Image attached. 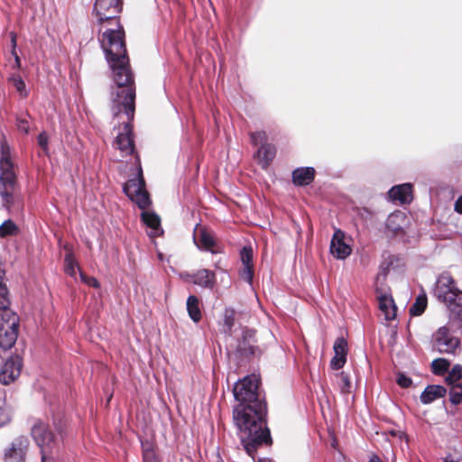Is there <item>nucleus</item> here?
<instances>
[{"mask_svg":"<svg viewBox=\"0 0 462 462\" xmlns=\"http://www.w3.org/2000/svg\"><path fill=\"white\" fill-rule=\"evenodd\" d=\"M449 400L450 402L457 405L462 401V383H453L449 390Z\"/></svg>","mask_w":462,"mask_h":462,"instance_id":"29","label":"nucleus"},{"mask_svg":"<svg viewBox=\"0 0 462 462\" xmlns=\"http://www.w3.org/2000/svg\"><path fill=\"white\" fill-rule=\"evenodd\" d=\"M427 307V296L425 293L417 296L415 302L410 308V314L411 316L421 315Z\"/></svg>","mask_w":462,"mask_h":462,"instance_id":"27","label":"nucleus"},{"mask_svg":"<svg viewBox=\"0 0 462 462\" xmlns=\"http://www.w3.org/2000/svg\"><path fill=\"white\" fill-rule=\"evenodd\" d=\"M334 356L330 361V366L334 370H339L346 362L348 351L347 341L343 337H337L333 346Z\"/></svg>","mask_w":462,"mask_h":462,"instance_id":"14","label":"nucleus"},{"mask_svg":"<svg viewBox=\"0 0 462 462\" xmlns=\"http://www.w3.org/2000/svg\"><path fill=\"white\" fill-rule=\"evenodd\" d=\"M276 155V149L271 143H263L255 152L262 168L266 169Z\"/></svg>","mask_w":462,"mask_h":462,"instance_id":"21","label":"nucleus"},{"mask_svg":"<svg viewBox=\"0 0 462 462\" xmlns=\"http://www.w3.org/2000/svg\"><path fill=\"white\" fill-rule=\"evenodd\" d=\"M29 447V439L25 436L15 438L5 453V462H24Z\"/></svg>","mask_w":462,"mask_h":462,"instance_id":"10","label":"nucleus"},{"mask_svg":"<svg viewBox=\"0 0 462 462\" xmlns=\"http://www.w3.org/2000/svg\"><path fill=\"white\" fill-rule=\"evenodd\" d=\"M397 383L402 388H408L411 385L412 381L404 374H399L397 375Z\"/></svg>","mask_w":462,"mask_h":462,"instance_id":"40","label":"nucleus"},{"mask_svg":"<svg viewBox=\"0 0 462 462\" xmlns=\"http://www.w3.org/2000/svg\"><path fill=\"white\" fill-rule=\"evenodd\" d=\"M78 268V264L71 254H67L65 256V272L71 277L76 275V269Z\"/></svg>","mask_w":462,"mask_h":462,"instance_id":"32","label":"nucleus"},{"mask_svg":"<svg viewBox=\"0 0 462 462\" xmlns=\"http://www.w3.org/2000/svg\"><path fill=\"white\" fill-rule=\"evenodd\" d=\"M115 144L125 154H132L134 150L132 128L129 124H125L124 131L116 136Z\"/></svg>","mask_w":462,"mask_h":462,"instance_id":"15","label":"nucleus"},{"mask_svg":"<svg viewBox=\"0 0 462 462\" xmlns=\"http://www.w3.org/2000/svg\"><path fill=\"white\" fill-rule=\"evenodd\" d=\"M23 360L19 356H10L0 368V383L8 385L14 383L21 374Z\"/></svg>","mask_w":462,"mask_h":462,"instance_id":"9","label":"nucleus"},{"mask_svg":"<svg viewBox=\"0 0 462 462\" xmlns=\"http://www.w3.org/2000/svg\"><path fill=\"white\" fill-rule=\"evenodd\" d=\"M449 362L444 358H437L431 363V370L435 374L442 375L448 372L449 368Z\"/></svg>","mask_w":462,"mask_h":462,"instance_id":"28","label":"nucleus"},{"mask_svg":"<svg viewBox=\"0 0 462 462\" xmlns=\"http://www.w3.org/2000/svg\"><path fill=\"white\" fill-rule=\"evenodd\" d=\"M351 252V247L345 242V233L336 229L330 242V253L337 259H345Z\"/></svg>","mask_w":462,"mask_h":462,"instance_id":"13","label":"nucleus"},{"mask_svg":"<svg viewBox=\"0 0 462 462\" xmlns=\"http://www.w3.org/2000/svg\"><path fill=\"white\" fill-rule=\"evenodd\" d=\"M0 300V347L7 350L14 346L18 337L19 317Z\"/></svg>","mask_w":462,"mask_h":462,"instance_id":"4","label":"nucleus"},{"mask_svg":"<svg viewBox=\"0 0 462 462\" xmlns=\"http://www.w3.org/2000/svg\"><path fill=\"white\" fill-rule=\"evenodd\" d=\"M54 425H55L56 430L60 435V438H62V430H63V427H64L63 422L62 421L54 422Z\"/></svg>","mask_w":462,"mask_h":462,"instance_id":"45","label":"nucleus"},{"mask_svg":"<svg viewBox=\"0 0 462 462\" xmlns=\"http://www.w3.org/2000/svg\"><path fill=\"white\" fill-rule=\"evenodd\" d=\"M10 35H11L13 46L15 47V44H16L15 34L14 32H11Z\"/></svg>","mask_w":462,"mask_h":462,"instance_id":"47","label":"nucleus"},{"mask_svg":"<svg viewBox=\"0 0 462 462\" xmlns=\"http://www.w3.org/2000/svg\"><path fill=\"white\" fill-rule=\"evenodd\" d=\"M182 278L191 282L193 284L212 291L217 283L216 273L209 269H200L194 273H186Z\"/></svg>","mask_w":462,"mask_h":462,"instance_id":"11","label":"nucleus"},{"mask_svg":"<svg viewBox=\"0 0 462 462\" xmlns=\"http://www.w3.org/2000/svg\"><path fill=\"white\" fill-rule=\"evenodd\" d=\"M141 216L143 223L150 228L149 236L151 237H157L163 233L161 228V219L157 214L143 211Z\"/></svg>","mask_w":462,"mask_h":462,"instance_id":"20","label":"nucleus"},{"mask_svg":"<svg viewBox=\"0 0 462 462\" xmlns=\"http://www.w3.org/2000/svg\"><path fill=\"white\" fill-rule=\"evenodd\" d=\"M254 331L249 328H243L242 337L236 346V354L241 357H248L255 355L257 346L255 344Z\"/></svg>","mask_w":462,"mask_h":462,"instance_id":"12","label":"nucleus"},{"mask_svg":"<svg viewBox=\"0 0 462 462\" xmlns=\"http://www.w3.org/2000/svg\"><path fill=\"white\" fill-rule=\"evenodd\" d=\"M446 389L441 385H429L420 395V402L429 404L435 400L441 398L446 393Z\"/></svg>","mask_w":462,"mask_h":462,"instance_id":"22","label":"nucleus"},{"mask_svg":"<svg viewBox=\"0 0 462 462\" xmlns=\"http://www.w3.org/2000/svg\"><path fill=\"white\" fill-rule=\"evenodd\" d=\"M121 10V0H96L94 5L98 22L102 23L109 21L113 25L103 32L100 43L113 71L115 83L118 88H125L117 91L113 111L115 115L124 112L130 120L134 114L135 91L133 88L134 76L125 48V32L116 20Z\"/></svg>","mask_w":462,"mask_h":462,"instance_id":"1","label":"nucleus"},{"mask_svg":"<svg viewBox=\"0 0 462 462\" xmlns=\"http://www.w3.org/2000/svg\"><path fill=\"white\" fill-rule=\"evenodd\" d=\"M7 296L8 290L5 283L4 282L3 273L2 271L0 270V300L2 301V303L7 302Z\"/></svg>","mask_w":462,"mask_h":462,"instance_id":"37","label":"nucleus"},{"mask_svg":"<svg viewBox=\"0 0 462 462\" xmlns=\"http://www.w3.org/2000/svg\"><path fill=\"white\" fill-rule=\"evenodd\" d=\"M214 245L215 241L213 236L208 232L202 229L199 236L198 246L201 249L210 251L214 254L216 253V251L213 250Z\"/></svg>","mask_w":462,"mask_h":462,"instance_id":"26","label":"nucleus"},{"mask_svg":"<svg viewBox=\"0 0 462 462\" xmlns=\"http://www.w3.org/2000/svg\"><path fill=\"white\" fill-rule=\"evenodd\" d=\"M251 142L254 145H262L263 143H267V136L265 132L263 131H258L251 133L250 134Z\"/></svg>","mask_w":462,"mask_h":462,"instance_id":"35","label":"nucleus"},{"mask_svg":"<svg viewBox=\"0 0 462 462\" xmlns=\"http://www.w3.org/2000/svg\"><path fill=\"white\" fill-rule=\"evenodd\" d=\"M389 198L400 204H407L412 200L411 185L404 183L393 187L388 192Z\"/></svg>","mask_w":462,"mask_h":462,"instance_id":"18","label":"nucleus"},{"mask_svg":"<svg viewBox=\"0 0 462 462\" xmlns=\"http://www.w3.org/2000/svg\"><path fill=\"white\" fill-rule=\"evenodd\" d=\"M32 436L41 448L42 462H53L52 453L58 447V439L49 430L48 425L42 421L35 423Z\"/></svg>","mask_w":462,"mask_h":462,"instance_id":"5","label":"nucleus"},{"mask_svg":"<svg viewBox=\"0 0 462 462\" xmlns=\"http://www.w3.org/2000/svg\"><path fill=\"white\" fill-rule=\"evenodd\" d=\"M399 216L400 215H398V214L391 215L388 218V222L390 223V222L393 221V219L399 217Z\"/></svg>","mask_w":462,"mask_h":462,"instance_id":"48","label":"nucleus"},{"mask_svg":"<svg viewBox=\"0 0 462 462\" xmlns=\"http://www.w3.org/2000/svg\"><path fill=\"white\" fill-rule=\"evenodd\" d=\"M435 346L440 353L452 354L459 346L460 340L450 333L446 327H441L434 335Z\"/></svg>","mask_w":462,"mask_h":462,"instance_id":"8","label":"nucleus"},{"mask_svg":"<svg viewBox=\"0 0 462 462\" xmlns=\"http://www.w3.org/2000/svg\"><path fill=\"white\" fill-rule=\"evenodd\" d=\"M187 311L189 318L198 323L201 319V310L199 306V300L197 296L189 295L187 299Z\"/></svg>","mask_w":462,"mask_h":462,"instance_id":"23","label":"nucleus"},{"mask_svg":"<svg viewBox=\"0 0 462 462\" xmlns=\"http://www.w3.org/2000/svg\"><path fill=\"white\" fill-rule=\"evenodd\" d=\"M397 260L396 256L384 253L383 254V260L379 266V273L375 278V290H380V285L383 286L386 280L387 274L390 270L393 267L394 262Z\"/></svg>","mask_w":462,"mask_h":462,"instance_id":"17","label":"nucleus"},{"mask_svg":"<svg viewBox=\"0 0 462 462\" xmlns=\"http://www.w3.org/2000/svg\"><path fill=\"white\" fill-rule=\"evenodd\" d=\"M378 293L379 308L384 313L385 319L392 320L396 316V307L393 298L387 294L383 286L380 285Z\"/></svg>","mask_w":462,"mask_h":462,"instance_id":"16","label":"nucleus"},{"mask_svg":"<svg viewBox=\"0 0 462 462\" xmlns=\"http://www.w3.org/2000/svg\"><path fill=\"white\" fill-rule=\"evenodd\" d=\"M338 375L340 376V379L342 382V386H341L342 392L348 393L351 388V382H350L349 376L345 372H341Z\"/></svg>","mask_w":462,"mask_h":462,"instance_id":"38","label":"nucleus"},{"mask_svg":"<svg viewBox=\"0 0 462 462\" xmlns=\"http://www.w3.org/2000/svg\"><path fill=\"white\" fill-rule=\"evenodd\" d=\"M462 378V365H455L451 371L448 373V375L446 378V381L448 384L459 383L458 381Z\"/></svg>","mask_w":462,"mask_h":462,"instance_id":"30","label":"nucleus"},{"mask_svg":"<svg viewBox=\"0 0 462 462\" xmlns=\"http://www.w3.org/2000/svg\"><path fill=\"white\" fill-rule=\"evenodd\" d=\"M236 311L234 309L226 308L223 313L222 330L224 333L231 335L235 325Z\"/></svg>","mask_w":462,"mask_h":462,"instance_id":"25","label":"nucleus"},{"mask_svg":"<svg viewBox=\"0 0 462 462\" xmlns=\"http://www.w3.org/2000/svg\"><path fill=\"white\" fill-rule=\"evenodd\" d=\"M239 275L241 279L251 284L254 277V266H243Z\"/></svg>","mask_w":462,"mask_h":462,"instance_id":"36","label":"nucleus"},{"mask_svg":"<svg viewBox=\"0 0 462 462\" xmlns=\"http://www.w3.org/2000/svg\"><path fill=\"white\" fill-rule=\"evenodd\" d=\"M15 229V225L11 220H6L0 226V236L5 237L12 235Z\"/></svg>","mask_w":462,"mask_h":462,"instance_id":"34","label":"nucleus"},{"mask_svg":"<svg viewBox=\"0 0 462 462\" xmlns=\"http://www.w3.org/2000/svg\"><path fill=\"white\" fill-rule=\"evenodd\" d=\"M434 294L449 308L452 305L462 307V291L456 287L453 278L448 273H442L438 278Z\"/></svg>","mask_w":462,"mask_h":462,"instance_id":"6","label":"nucleus"},{"mask_svg":"<svg viewBox=\"0 0 462 462\" xmlns=\"http://www.w3.org/2000/svg\"><path fill=\"white\" fill-rule=\"evenodd\" d=\"M17 128L19 129L20 132L28 134L29 129H30L28 121L25 119H18L17 120Z\"/></svg>","mask_w":462,"mask_h":462,"instance_id":"43","label":"nucleus"},{"mask_svg":"<svg viewBox=\"0 0 462 462\" xmlns=\"http://www.w3.org/2000/svg\"><path fill=\"white\" fill-rule=\"evenodd\" d=\"M17 193L18 184L14 171V163L10 158L9 147L3 143L0 158V196L3 205L9 208L14 202Z\"/></svg>","mask_w":462,"mask_h":462,"instance_id":"3","label":"nucleus"},{"mask_svg":"<svg viewBox=\"0 0 462 462\" xmlns=\"http://www.w3.org/2000/svg\"><path fill=\"white\" fill-rule=\"evenodd\" d=\"M369 462H382V460L377 455H372L369 458Z\"/></svg>","mask_w":462,"mask_h":462,"instance_id":"46","label":"nucleus"},{"mask_svg":"<svg viewBox=\"0 0 462 462\" xmlns=\"http://www.w3.org/2000/svg\"><path fill=\"white\" fill-rule=\"evenodd\" d=\"M258 387L259 377L251 374L236 383L233 389L234 396L239 402L234 410V420L244 448L252 457L260 446L272 441L265 421L267 407L260 399Z\"/></svg>","mask_w":462,"mask_h":462,"instance_id":"2","label":"nucleus"},{"mask_svg":"<svg viewBox=\"0 0 462 462\" xmlns=\"http://www.w3.org/2000/svg\"><path fill=\"white\" fill-rule=\"evenodd\" d=\"M38 144L44 152H48V136L46 133H41L37 137Z\"/></svg>","mask_w":462,"mask_h":462,"instance_id":"42","label":"nucleus"},{"mask_svg":"<svg viewBox=\"0 0 462 462\" xmlns=\"http://www.w3.org/2000/svg\"><path fill=\"white\" fill-rule=\"evenodd\" d=\"M454 209L456 212L462 214V195L459 196L456 200Z\"/></svg>","mask_w":462,"mask_h":462,"instance_id":"44","label":"nucleus"},{"mask_svg":"<svg viewBox=\"0 0 462 462\" xmlns=\"http://www.w3.org/2000/svg\"><path fill=\"white\" fill-rule=\"evenodd\" d=\"M240 257L243 266H254L253 250L251 247H244L240 252Z\"/></svg>","mask_w":462,"mask_h":462,"instance_id":"33","label":"nucleus"},{"mask_svg":"<svg viewBox=\"0 0 462 462\" xmlns=\"http://www.w3.org/2000/svg\"><path fill=\"white\" fill-rule=\"evenodd\" d=\"M313 167H300L292 171V181L298 186H306L311 183L315 177Z\"/></svg>","mask_w":462,"mask_h":462,"instance_id":"19","label":"nucleus"},{"mask_svg":"<svg viewBox=\"0 0 462 462\" xmlns=\"http://www.w3.org/2000/svg\"><path fill=\"white\" fill-rule=\"evenodd\" d=\"M123 190L142 209L146 208L151 204L149 194L145 189V182L141 167L138 168L136 175L125 183Z\"/></svg>","mask_w":462,"mask_h":462,"instance_id":"7","label":"nucleus"},{"mask_svg":"<svg viewBox=\"0 0 462 462\" xmlns=\"http://www.w3.org/2000/svg\"><path fill=\"white\" fill-rule=\"evenodd\" d=\"M80 278L83 282H85L90 287L99 288L100 286L98 281L94 277L87 276L84 273H80Z\"/></svg>","mask_w":462,"mask_h":462,"instance_id":"41","label":"nucleus"},{"mask_svg":"<svg viewBox=\"0 0 462 462\" xmlns=\"http://www.w3.org/2000/svg\"><path fill=\"white\" fill-rule=\"evenodd\" d=\"M10 81L22 97H27L28 93L26 90L25 83L19 75L12 76L10 78Z\"/></svg>","mask_w":462,"mask_h":462,"instance_id":"31","label":"nucleus"},{"mask_svg":"<svg viewBox=\"0 0 462 462\" xmlns=\"http://www.w3.org/2000/svg\"><path fill=\"white\" fill-rule=\"evenodd\" d=\"M143 462H159L155 452L152 448H144L143 452Z\"/></svg>","mask_w":462,"mask_h":462,"instance_id":"39","label":"nucleus"},{"mask_svg":"<svg viewBox=\"0 0 462 462\" xmlns=\"http://www.w3.org/2000/svg\"><path fill=\"white\" fill-rule=\"evenodd\" d=\"M13 416V410L5 396L0 395V428L8 424Z\"/></svg>","mask_w":462,"mask_h":462,"instance_id":"24","label":"nucleus"}]
</instances>
